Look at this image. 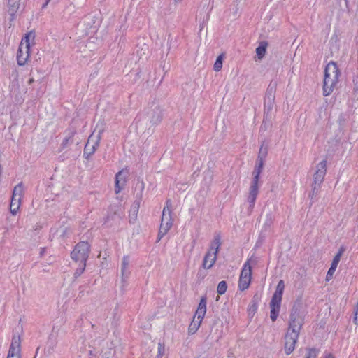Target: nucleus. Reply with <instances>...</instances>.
Returning a JSON list of instances; mask_svg holds the SVG:
<instances>
[{
	"instance_id": "1",
	"label": "nucleus",
	"mask_w": 358,
	"mask_h": 358,
	"mask_svg": "<svg viewBox=\"0 0 358 358\" xmlns=\"http://www.w3.org/2000/svg\"><path fill=\"white\" fill-rule=\"evenodd\" d=\"M278 82L272 80L266 91L264 97V120L262 124V128H266V124L271 123V120L274 115L275 111V92L277 89Z\"/></svg>"
},
{
	"instance_id": "2",
	"label": "nucleus",
	"mask_w": 358,
	"mask_h": 358,
	"mask_svg": "<svg viewBox=\"0 0 358 358\" xmlns=\"http://www.w3.org/2000/svg\"><path fill=\"white\" fill-rule=\"evenodd\" d=\"M340 71L337 64L330 62L324 69V78L323 82V95L329 96L334 90L338 82Z\"/></svg>"
},
{
	"instance_id": "3",
	"label": "nucleus",
	"mask_w": 358,
	"mask_h": 358,
	"mask_svg": "<svg viewBox=\"0 0 358 358\" xmlns=\"http://www.w3.org/2000/svg\"><path fill=\"white\" fill-rule=\"evenodd\" d=\"M340 71L337 64L330 62L324 69V78L323 82V95L329 96L334 90L338 82Z\"/></svg>"
},
{
	"instance_id": "4",
	"label": "nucleus",
	"mask_w": 358,
	"mask_h": 358,
	"mask_svg": "<svg viewBox=\"0 0 358 358\" xmlns=\"http://www.w3.org/2000/svg\"><path fill=\"white\" fill-rule=\"evenodd\" d=\"M264 162L256 161V165L252 172L253 178L249 189L248 201L249 203V210L252 212L255 207V201L259 193V180L263 170Z\"/></svg>"
},
{
	"instance_id": "5",
	"label": "nucleus",
	"mask_w": 358,
	"mask_h": 358,
	"mask_svg": "<svg viewBox=\"0 0 358 358\" xmlns=\"http://www.w3.org/2000/svg\"><path fill=\"white\" fill-rule=\"evenodd\" d=\"M304 323V315L299 306L294 305L290 310L287 331L300 334Z\"/></svg>"
},
{
	"instance_id": "6",
	"label": "nucleus",
	"mask_w": 358,
	"mask_h": 358,
	"mask_svg": "<svg viewBox=\"0 0 358 358\" xmlns=\"http://www.w3.org/2000/svg\"><path fill=\"white\" fill-rule=\"evenodd\" d=\"M284 289V281L282 280H280L277 285L276 289L269 303L271 308L270 317L273 322L276 321L278 317Z\"/></svg>"
},
{
	"instance_id": "7",
	"label": "nucleus",
	"mask_w": 358,
	"mask_h": 358,
	"mask_svg": "<svg viewBox=\"0 0 358 358\" xmlns=\"http://www.w3.org/2000/svg\"><path fill=\"white\" fill-rule=\"evenodd\" d=\"M172 203L170 199L166 201V206L163 209L161 224L157 235V242L159 241L169 231L173 225L171 217Z\"/></svg>"
},
{
	"instance_id": "8",
	"label": "nucleus",
	"mask_w": 358,
	"mask_h": 358,
	"mask_svg": "<svg viewBox=\"0 0 358 358\" xmlns=\"http://www.w3.org/2000/svg\"><path fill=\"white\" fill-rule=\"evenodd\" d=\"M220 245L221 238L220 236L217 234L214 236L210 249L204 256L202 263V266L204 269H210L213 267L217 259V255L218 253Z\"/></svg>"
},
{
	"instance_id": "9",
	"label": "nucleus",
	"mask_w": 358,
	"mask_h": 358,
	"mask_svg": "<svg viewBox=\"0 0 358 358\" xmlns=\"http://www.w3.org/2000/svg\"><path fill=\"white\" fill-rule=\"evenodd\" d=\"M206 303H207V299L206 296H202L198 308L196 310L195 315L194 316L193 320L190 323L189 328H188V333L189 334H195L197 330L199 329L202 320L203 319L206 313Z\"/></svg>"
},
{
	"instance_id": "10",
	"label": "nucleus",
	"mask_w": 358,
	"mask_h": 358,
	"mask_svg": "<svg viewBox=\"0 0 358 358\" xmlns=\"http://www.w3.org/2000/svg\"><path fill=\"white\" fill-rule=\"evenodd\" d=\"M90 245L87 242H79L71 254V258L76 262H87L90 254Z\"/></svg>"
},
{
	"instance_id": "11",
	"label": "nucleus",
	"mask_w": 358,
	"mask_h": 358,
	"mask_svg": "<svg viewBox=\"0 0 358 358\" xmlns=\"http://www.w3.org/2000/svg\"><path fill=\"white\" fill-rule=\"evenodd\" d=\"M101 134L102 131H99L97 135H94L92 133L89 136L83 152V156L85 159H89L96 150L101 138Z\"/></svg>"
},
{
	"instance_id": "12",
	"label": "nucleus",
	"mask_w": 358,
	"mask_h": 358,
	"mask_svg": "<svg viewBox=\"0 0 358 358\" xmlns=\"http://www.w3.org/2000/svg\"><path fill=\"white\" fill-rule=\"evenodd\" d=\"M252 268L250 261L248 260L243 266L238 281V288L243 291L248 288L251 282Z\"/></svg>"
},
{
	"instance_id": "13",
	"label": "nucleus",
	"mask_w": 358,
	"mask_h": 358,
	"mask_svg": "<svg viewBox=\"0 0 358 358\" xmlns=\"http://www.w3.org/2000/svg\"><path fill=\"white\" fill-rule=\"evenodd\" d=\"M299 334L287 331L285 336L284 350L287 355H290L295 349Z\"/></svg>"
},
{
	"instance_id": "14",
	"label": "nucleus",
	"mask_w": 358,
	"mask_h": 358,
	"mask_svg": "<svg viewBox=\"0 0 358 358\" xmlns=\"http://www.w3.org/2000/svg\"><path fill=\"white\" fill-rule=\"evenodd\" d=\"M327 172V161L322 160L317 165V170L313 176V184L320 185L323 182Z\"/></svg>"
},
{
	"instance_id": "15",
	"label": "nucleus",
	"mask_w": 358,
	"mask_h": 358,
	"mask_svg": "<svg viewBox=\"0 0 358 358\" xmlns=\"http://www.w3.org/2000/svg\"><path fill=\"white\" fill-rule=\"evenodd\" d=\"M24 42L20 43L17 54V60L19 66H23L29 56V49L27 50V49H24Z\"/></svg>"
},
{
	"instance_id": "16",
	"label": "nucleus",
	"mask_w": 358,
	"mask_h": 358,
	"mask_svg": "<svg viewBox=\"0 0 358 358\" xmlns=\"http://www.w3.org/2000/svg\"><path fill=\"white\" fill-rule=\"evenodd\" d=\"M129 258L128 256H124L122 258L121 266L122 282L123 284L127 283V280L129 277L130 271L129 269Z\"/></svg>"
},
{
	"instance_id": "17",
	"label": "nucleus",
	"mask_w": 358,
	"mask_h": 358,
	"mask_svg": "<svg viewBox=\"0 0 358 358\" xmlns=\"http://www.w3.org/2000/svg\"><path fill=\"white\" fill-rule=\"evenodd\" d=\"M21 340L18 335H14L9 348L8 354L20 355Z\"/></svg>"
},
{
	"instance_id": "18",
	"label": "nucleus",
	"mask_w": 358,
	"mask_h": 358,
	"mask_svg": "<svg viewBox=\"0 0 358 358\" xmlns=\"http://www.w3.org/2000/svg\"><path fill=\"white\" fill-rule=\"evenodd\" d=\"M145 189V183L142 180L138 179L135 187H134V195H135V201H138L141 203L143 199V193Z\"/></svg>"
},
{
	"instance_id": "19",
	"label": "nucleus",
	"mask_w": 358,
	"mask_h": 358,
	"mask_svg": "<svg viewBox=\"0 0 358 358\" xmlns=\"http://www.w3.org/2000/svg\"><path fill=\"white\" fill-rule=\"evenodd\" d=\"M115 191L116 194L120 192V191L123 189L124 186L126 183L125 176H123V171H120L115 175Z\"/></svg>"
},
{
	"instance_id": "20",
	"label": "nucleus",
	"mask_w": 358,
	"mask_h": 358,
	"mask_svg": "<svg viewBox=\"0 0 358 358\" xmlns=\"http://www.w3.org/2000/svg\"><path fill=\"white\" fill-rule=\"evenodd\" d=\"M66 136L64 138L61 144L62 148H64L69 144L73 143V138L76 134V130L74 128H70L66 131Z\"/></svg>"
},
{
	"instance_id": "21",
	"label": "nucleus",
	"mask_w": 358,
	"mask_h": 358,
	"mask_svg": "<svg viewBox=\"0 0 358 358\" xmlns=\"http://www.w3.org/2000/svg\"><path fill=\"white\" fill-rule=\"evenodd\" d=\"M35 38V33L33 31H31L26 34L24 37L22 39L21 43L24 42V49H30V41H34Z\"/></svg>"
},
{
	"instance_id": "22",
	"label": "nucleus",
	"mask_w": 358,
	"mask_h": 358,
	"mask_svg": "<svg viewBox=\"0 0 358 358\" xmlns=\"http://www.w3.org/2000/svg\"><path fill=\"white\" fill-rule=\"evenodd\" d=\"M22 199L12 197L10 204V210L13 215H16L21 205Z\"/></svg>"
},
{
	"instance_id": "23",
	"label": "nucleus",
	"mask_w": 358,
	"mask_h": 358,
	"mask_svg": "<svg viewBox=\"0 0 358 358\" xmlns=\"http://www.w3.org/2000/svg\"><path fill=\"white\" fill-rule=\"evenodd\" d=\"M267 46L268 42L264 41L260 42L259 46L256 48V54L259 59L264 57Z\"/></svg>"
},
{
	"instance_id": "24",
	"label": "nucleus",
	"mask_w": 358,
	"mask_h": 358,
	"mask_svg": "<svg viewBox=\"0 0 358 358\" xmlns=\"http://www.w3.org/2000/svg\"><path fill=\"white\" fill-rule=\"evenodd\" d=\"M24 195V187L22 182L17 184L13 189L12 197L22 199Z\"/></svg>"
},
{
	"instance_id": "25",
	"label": "nucleus",
	"mask_w": 358,
	"mask_h": 358,
	"mask_svg": "<svg viewBox=\"0 0 358 358\" xmlns=\"http://www.w3.org/2000/svg\"><path fill=\"white\" fill-rule=\"evenodd\" d=\"M20 0H8V12L10 15H14L19 9Z\"/></svg>"
},
{
	"instance_id": "26",
	"label": "nucleus",
	"mask_w": 358,
	"mask_h": 358,
	"mask_svg": "<svg viewBox=\"0 0 358 358\" xmlns=\"http://www.w3.org/2000/svg\"><path fill=\"white\" fill-rule=\"evenodd\" d=\"M274 216L271 212L266 213L265 216V220L263 225V229L265 231H267L271 229L272 224H273Z\"/></svg>"
},
{
	"instance_id": "27",
	"label": "nucleus",
	"mask_w": 358,
	"mask_h": 358,
	"mask_svg": "<svg viewBox=\"0 0 358 358\" xmlns=\"http://www.w3.org/2000/svg\"><path fill=\"white\" fill-rule=\"evenodd\" d=\"M162 111L159 108H156L153 110V113L150 119V122L154 124H157L162 121Z\"/></svg>"
},
{
	"instance_id": "28",
	"label": "nucleus",
	"mask_w": 358,
	"mask_h": 358,
	"mask_svg": "<svg viewBox=\"0 0 358 358\" xmlns=\"http://www.w3.org/2000/svg\"><path fill=\"white\" fill-rule=\"evenodd\" d=\"M345 248L344 246H341L338 252L336 253V255L334 256L333 260H332V262H331V266L332 267H334V268H337V266L341 260V256L343 255V252H345Z\"/></svg>"
},
{
	"instance_id": "29",
	"label": "nucleus",
	"mask_w": 358,
	"mask_h": 358,
	"mask_svg": "<svg viewBox=\"0 0 358 358\" xmlns=\"http://www.w3.org/2000/svg\"><path fill=\"white\" fill-rule=\"evenodd\" d=\"M267 154H268V148L266 146H264V143H262L259 148V154H258L257 160L264 162V159L267 156Z\"/></svg>"
},
{
	"instance_id": "30",
	"label": "nucleus",
	"mask_w": 358,
	"mask_h": 358,
	"mask_svg": "<svg viewBox=\"0 0 358 358\" xmlns=\"http://www.w3.org/2000/svg\"><path fill=\"white\" fill-rule=\"evenodd\" d=\"M320 350L315 348H309L306 349L305 358H317Z\"/></svg>"
},
{
	"instance_id": "31",
	"label": "nucleus",
	"mask_w": 358,
	"mask_h": 358,
	"mask_svg": "<svg viewBox=\"0 0 358 358\" xmlns=\"http://www.w3.org/2000/svg\"><path fill=\"white\" fill-rule=\"evenodd\" d=\"M115 351L113 347H108L104 348L101 351V357L102 358H110L115 354Z\"/></svg>"
},
{
	"instance_id": "32",
	"label": "nucleus",
	"mask_w": 358,
	"mask_h": 358,
	"mask_svg": "<svg viewBox=\"0 0 358 358\" xmlns=\"http://www.w3.org/2000/svg\"><path fill=\"white\" fill-rule=\"evenodd\" d=\"M140 204L141 203H138V201H134V203L132 204V206L131 208V216H132V218L134 219V220H135L137 218V215H138V213L139 210Z\"/></svg>"
},
{
	"instance_id": "33",
	"label": "nucleus",
	"mask_w": 358,
	"mask_h": 358,
	"mask_svg": "<svg viewBox=\"0 0 358 358\" xmlns=\"http://www.w3.org/2000/svg\"><path fill=\"white\" fill-rule=\"evenodd\" d=\"M222 62H223V55L222 54L217 57L216 61L213 66V69L215 71H220L222 67Z\"/></svg>"
},
{
	"instance_id": "34",
	"label": "nucleus",
	"mask_w": 358,
	"mask_h": 358,
	"mask_svg": "<svg viewBox=\"0 0 358 358\" xmlns=\"http://www.w3.org/2000/svg\"><path fill=\"white\" fill-rule=\"evenodd\" d=\"M227 289V284L226 281L222 280L219 282V284L217 287V292L219 294L222 295L226 292Z\"/></svg>"
},
{
	"instance_id": "35",
	"label": "nucleus",
	"mask_w": 358,
	"mask_h": 358,
	"mask_svg": "<svg viewBox=\"0 0 358 358\" xmlns=\"http://www.w3.org/2000/svg\"><path fill=\"white\" fill-rule=\"evenodd\" d=\"M257 301H258V297L257 295H255L254 297H253V299H252V305L250 307L249 310H248V313L249 315H254L255 313L257 311V307H258V305H257Z\"/></svg>"
},
{
	"instance_id": "36",
	"label": "nucleus",
	"mask_w": 358,
	"mask_h": 358,
	"mask_svg": "<svg viewBox=\"0 0 358 358\" xmlns=\"http://www.w3.org/2000/svg\"><path fill=\"white\" fill-rule=\"evenodd\" d=\"M85 267H86L85 262H80L78 267L76 268V270L74 273V277L76 278L79 277L84 272Z\"/></svg>"
},
{
	"instance_id": "37",
	"label": "nucleus",
	"mask_w": 358,
	"mask_h": 358,
	"mask_svg": "<svg viewBox=\"0 0 358 358\" xmlns=\"http://www.w3.org/2000/svg\"><path fill=\"white\" fill-rule=\"evenodd\" d=\"M320 188V185H317L315 184H312V191L310 194V196L313 199L314 196H316L318 194L319 190Z\"/></svg>"
},
{
	"instance_id": "38",
	"label": "nucleus",
	"mask_w": 358,
	"mask_h": 358,
	"mask_svg": "<svg viewBox=\"0 0 358 358\" xmlns=\"http://www.w3.org/2000/svg\"><path fill=\"white\" fill-rule=\"evenodd\" d=\"M157 350H158V354L157 355V358H161L163 356V355L164 354V350H165L164 345L159 342L158 343Z\"/></svg>"
},
{
	"instance_id": "39",
	"label": "nucleus",
	"mask_w": 358,
	"mask_h": 358,
	"mask_svg": "<svg viewBox=\"0 0 358 358\" xmlns=\"http://www.w3.org/2000/svg\"><path fill=\"white\" fill-rule=\"evenodd\" d=\"M353 322L355 324H358V301L355 308V316L353 318Z\"/></svg>"
},
{
	"instance_id": "40",
	"label": "nucleus",
	"mask_w": 358,
	"mask_h": 358,
	"mask_svg": "<svg viewBox=\"0 0 358 358\" xmlns=\"http://www.w3.org/2000/svg\"><path fill=\"white\" fill-rule=\"evenodd\" d=\"M60 230L62 231L61 236L64 237L69 234V230L67 228L63 227L61 228Z\"/></svg>"
},
{
	"instance_id": "41",
	"label": "nucleus",
	"mask_w": 358,
	"mask_h": 358,
	"mask_svg": "<svg viewBox=\"0 0 358 358\" xmlns=\"http://www.w3.org/2000/svg\"><path fill=\"white\" fill-rule=\"evenodd\" d=\"M336 269V268H334V267L330 266V268H329V270H328V271H327L328 275H334V273H335Z\"/></svg>"
},
{
	"instance_id": "42",
	"label": "nucleus",
	"mask_w": 358,
	"mask_h": 358,
	"mask_svg": "<svg viewBox=\"0 0 358 358\" xmlns=\"http://www.w3.org/2000/svg\"><path fill=\"white\" fill-rule=\"evenodd\" d=\"M7 358H20V355H10V354H8V357Z\"/></svg>"
},
{
	"instance_id": "43",
	"label": "nucleus",
	"mask_w": 358,
	"mask_h": 358,
	"mask_svg": "<svg viewBox=\"0 0 358 358\" xmlns=\"http://www.w3.org/2000/svg\"><path fill=\"white\" fill-rule=\"evenodd\" d=\"M56 344L55 343L52 342L51 343V345H50V349H48V352L50 353L51 352V350L52 351L54 350V348L55 347Z\"/></svg>"
},
{
	"instance_id": "44",
	"label": "nucleus",
	"mask_w": 358,
	"mask_h": 358,
	"mask_svg": "<svg viewBox=\"0 0 358 358\" xmlns=\"http://www.w3.org/2000/svg\"><path fill=\"white\" fill-rule=\"evenodd\" d=\"M333 278V275H329L328 273H327L326 275V281H329Z\"/></svg>"
},
{
	"instance_id": "45",
	"label": "nucleus",
	"mask_w": 358,
	"mask_h": 358,
	"mask_svg": "<svg viewBox=\"0 0 358 358\" xmlns=\"http://www.w3.org/2000/svg\"><path fill=\"white\" fill-rule=\"evenodd\" d=\"M50 0H45V2L43 4V6L42 8H45L48 4V3L50 2Z\"/></svg>"
},
{
	"instance_id": "46",
	"label": "nucleus",
	"mask_w": 358,
	"mask_h": 358,
	"mask_svg": "<svg viewBox=\"0 0 358 358\" xmlns=\"http://www.w3.org/2000/svg\"><path fill=\"white\" fill-rule=\"evenodd\" d=\"M325 358H334L331 354H328L325 356Z\"/></svg>"
},
{
	"instance_id": "47",
	"label": "nucleus",
	"mask_w": 358,
	"mask_h": 358,
	"mask_svg": "<svg viewBox=\"0 0 358 358\" xmlns=\"http://www.w3.org/2000/svg\"><path fill=\"white\" fill-rule=\"evenodd\" d=\"M34 78H30V79L29 80V81H28V83H29V85H31V83H34Z\"/></svg>"
},
{
	"instance_id": "48",
	"label": "nucleus",
	"mask_w": 358,
	"mask_h": 358,
	"mask_svg": "<svg viewBox=\"0 0 358 358\" xmlns=\"http://www.w3.org/2000/svg\"><path fill=\"white\" fill-rule=\"evenodd\" d=\"M175 3H180L181 2L182 0H173Z\"/></svg>"
},
{
	"instance_id": "49",
	"label": "nucleus",
	"mask_w": 358,
	"mask_h": 358,
	"mask_svg": "<svg viewBox=\"0 0 358 358\" xmlns=\"http://www.w3.org/2000/svg\"><path fill=\"white\" fill-rule=\"evenodd\" d=\"M210 264V259H208V261L207 264L208 265V264Z\"/></svg>"
}]
</instances>
